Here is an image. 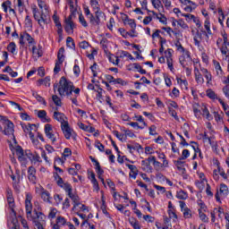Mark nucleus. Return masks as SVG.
Returning a JSON list of instances; mask_svg holds the SVG:
<instances>
[{"instance_id": "f257e3e1", "label": "nucleus", "mask_w": 229, "mask_h": 229, "mask_svg": "<svg viewBox=\"0 0 229 229\" xmlns=\"http://www.w3.org/2000/svg\"><path fill=\"white\" fill-rule=\"evenodd\" d=\"M56 89L61 98L66 96L73 105L78 106V100H76V98H72V90H74V83H72V81L63 76L60 78L59 83L54 84V91H55Z\"/></svg>"}, {"instance_id": "f03ea898", "label": "nucleus", "mask_w": 229, "mask_h": 229, "mask_svg": "<svg viewBox=\"0 0 229 229\" xmlns=\"http://www.w3.org/2000/svg\"><path fill=\"white\" fill-rule=\"evenodd\" d=\"M54 178L58 187L64 189V191L67 192L69 198L72 199L73 203L72 210H76V208H78V205H80V196L72 193V186L71 183L64 182V179L58 175V173H54Z\"/></svg>"}, {"instance_id": "7ed1b4c3", "label": "nucleus", "mask_w": 229, "mask_h": 229, "mask_svg": "<svg viewBox=\"0 0 229 229\" xmlns=\"http://www.w3.org/2000/svg\"><path fill=\"white\" fill-rule=\"evenodd\" d=\"M0 123L4 126V130L2 127V131H0L4 132V135H13V123L12 121L6 118V116H4Z\"/></svg>"}, {"instance_id": "20e7f679", "label": "nucleus", "mask_w": 229, "mask_h": 229, "mask_svg": "<svg viewBox=\"0 0 229 229\" xmlns=\"http://www.w3.org/2000/svg\"><path fill=\"white\" fill-rule=\"evenodd\" d=\"M105 13H103L101 9H96L95 16L94 14H90L89 19L92 26H99V24H101V19H105Z\"/></svg>"}, {"instance_id": "39448f33", "label": "nucleus", "mask_w": 229, "mask_h": 229, "mask_svg": "<svg viewBox=\"0 0 229 229\" xmlns=\"http://www.w3.org/2000/svg\"><path fill=\"white\" fill-rule=\"evenodd\" d=\"M65 53V48L61 47L57 53V61L55 62V65L54 68L55 74H58L62 69V64H64V61L65 60V55L64 54Z\"/></svg>"}, {"instance_id": "423d86ee", "label": "nucleus", "mask_w": 229, "mask_h": 229, "mask_svg": "<svg viewBox=\"0 0 229 229\" xmlns=\"http://www.w3.org/2000/svg\"><path fill=\"white\" fill-rule=\"evenodd\" d=\"M228 186L226 184L222 183L220 184L219 190H216V193L215 194V198L218 203L221 202V199H224V198H226L228 196Z\"/></svg>"}, {"instance_id": "0eeeda50", "label": "nucleus", "mask_w": 229, "mask_h": 229, "mask_svg": "<svg viewBox=\"0 0 229 229\" xmlns=\"http://www.w3.org/2000/svg\"><path fill=\"white\" fill-rule=\"evenodd\" d=\"M179 63L183 69L189 67V65H192V57H191V52H189V50H186V52L179 57Z\"/></svg>"}, {"instance_id": "6e6552de", "label": "nucleus", "mask_w": 229, "mask_h": 229, "mask_svg": "<svg viewBox=\"0 0 229 229\" xmlns=\"http://www.w3.org/2000/svg\"><path fill=\"white\" fill-rule=\"evenodd\" d=\"M7 203L9 208H11V219L13 217H17V213L15 212V199H13V195L12 194V190H7Z\"/></svg>"}, {"instance_id": "1a4fd4ad", "label": "nucleus", "mask_w": 229, "mask_h": 229, "mask_svg": "<svg viewBox=\"0 0 229 229\" xmlns=\"http://www.w3.org/2000/svg\"><path fill=\"white\" fill-rule=\"evenodd\" d=\"M45 134L49 140H51L52 144H55L56 142V133L53 131V126L49 123L45 125Z\"/></svg>"}, {"instance_id": "9d476101", "label": "nucleus", "mask_w": 229, "mask_h": 229, "mask_svg": "<svg viewBox=\"0 0 229 229\" xmlns=\"http://www.w3.org/2000/svg\"><path fill=\"white\" fill-rule=\"evenodd\" d=\"M179 204H180L181 211L183 214V218L184 219H191V217H192V210H191V208H189L187 207V204L185 203V201L180 200Z\"/></svg>"}, {"instance_id": "9b49d317", "label": "nucleus", "mask_w": 229, "mask_h": 229, "mask_svg": "<svg viewBox=\"0 0 229 229\" xmlns=\"http://www.w3.org/2000/svg\"><path fill=\"white\" fill-rule=\"evenodd\" d=\"M61 130H62L65 139H67V140H69L71 139V137H72V133L74 131L71 128V126H69V122L61 125Z\"/></svg>"}, {"instance_id": "f8f14e48", "label": "nucleus", "mask_w": 229, "mask_h": 229, "mask_svg": "<svg viewBox=\"0 0 229 229\" xmlns=\"http://www.w3.org/2000/svg\"><path fill=\"white\" fill-rule=\"evenodd\" d=\"M223 44L222 47H220L221 54L224 55L225 56L229 55V42H228V36L226 34L223 35Z\"/></svg>"}, {"instance_id": "ddd939ff", "label": "nucleus", "mask_w": 229, "mask_h": 229, "mask_svg": "<svg viewBox=\"0 0 229 229\" xmlns=\"http://www.w3.org/2000/svg\"><path fill=\"white\" fill-rule=\"evenodd\" d=\"M16 155L18 157L19 162H21V164H26V160H27L26 151L22 149V147L21 146L16 147Z\"/></svg>"}, {"instance_id": "4468645a", "label": "nucleus", "mask_w": 229, "mask_h": 229, "mask_svg": "<svg viewBox=\"0 0 229 229\" xmlns=\"http://www.w3.org/2000/svg\"><path fill=\"white\" fill-rule=\"evenodd\" d=\"M54 119H55V121H58V123H61V126L65 124V123H68L66 121L67 116H65L64 113L58 112V108H56L54 112Z\"/></svg>"}, {"instance_id": "2eb2a0df", "label": "nucleus", "mask_w": 229, "mask_h": 229, "mask_svg": "<svg viewBox=\"0 0 229 229\" xmlns=\"http://www.w3.org/2000/svg\"><path fill=\"white\" fill-rule=\"evenodd\" d=\"M36 174L37 170L35 169V167L30 166L28 169V178L32 183H36L37 182V176H35Z\"/></svg>"}, {"instance_id": "dca6fc26", "label": "nucleus", "mask_w": 229, "mask_h": 229, "mask_svg": "<svg viewBox=\"0 0 229 229\" xmlns=\"http://www.w3.org/2000/svg\"><path fill=\"white\" fill-rule=\"evenodd\" d=\"M174 164L175 167H177L178 171H180V173L184 174V173H185V161H183V159L178 158V160L174 161Z\"/></svg>"}, {"instance_id": "f3484780", "label": "nucleus", "mask_w": 229, "mask_h": 229, "mask_svg": "<svg viewBox=\"0 0 229 229\" xmlns=\"http://www.w3.org/2000/svg\"><path fill=\"white\" fill-rule=\"evenodd\" d=\"M126 167H128L131 171L129 174L130 178H133V180H135L137 178V174H139V170L137 169V166L126 164Z\"/></svg>"}, {"instance_id": "a211bd4d", "label": "nucleus", "mask_w": 229, "mask_h": 229, "mask_svg": "<svg viewBox=\"0 0 229 229\" xmlns=\"http://www.w3.org/2000/svg\"><path fill=\"white\" fill-rule=\"evenodd\" d=\"M141 169L145 173H153V166H151V163L145 160L141 161Z\"/></svg>"}, {"instance_id": "6ab92c4d", "label": "nucleus", "mask_w": 229, "mask_h": 229, "mask_svg": "<svg viewBox=\"0 0 229 229\" xmlns=\"http://www.w3.org/2000/svg\"><path fill=\"white\" fill-rule=\"evenodd\" d=\"M194 74L197 83H199V85H203V83H205V79H203V75H201L199 70L196 67L194 68Z\"/></svg>"}, {"instance_id": "aec40b11", "label": "nucleus", "mask_w": 229, "mask_h": 229, "mask_svg": "<svg viewBox=\"0 0 229 229\" xmlns=\"http://www.w3.org/2000/svg\"><path fill=\"white\" fill-rule=\"evenodd\" d=\"M38 87H40L42 85H45V87H51V78L46 77L45 79H39L37 81Z\"/></svg>"}, {"instance_id": "412c9836", "label": "nucleus", "mask_w": 229, "mask_h": 229, "mask_svg": "<svg viewBox=\"0 0 229 229\" xmlns=\"http://www.w3.org/2000/svg\"><path fill=\"white\" fill-rule=\"evenodd\" d=\"M41 199L46 203H51V193L47 190H42L41 191Z\"/></svg>"}, {"instance_id": "4be33fe9", "label": "nucleus", "mask_w": 229, "mask_h": 229, "mask_svg": "<svg viewBox=\"0 0 229 229\" xmlns=\"http://www.w3.org/2000/svg\"><path fill=\"white\" fill-rule=\"evenodd\" d=\"M65 24L64 30L66 33H74V28H76L74 21H65Z\"/></svg>"}, {"instance_id": "5701e85b", "label": "nucleus", "mask_w": 229, "mask_h": 229, "mask_svg": "<svg viewBox=\"0 0 229 229\" xmlns=\"http://www.w3.org/2000/svg\"><path fill=\"white\" fill-rule=\"evenodd\" d=\"M32 55L34 58H40L42 56V47L39 46L38 48H37V46L32 47Z\"/></svg>"}, {"instance_id": "b1692460", "label": "nucleus", "mask_w": 229, "mask_h": 229, "mask_svg": "<svg viewBox=\"0 0 229 229\" xmlns=\"http://www.w3.org/2000/svg\"><path fill=\"white\" fill-rule=\"evenodd\" d=\"M8 226L12 229H19V220L17 217L8 219Z\"/></svg>"}, {"instance_id": "393cba45", "label": "nucleus", "mask_w": 229, "mask_h": 229, "mask_svg": "<svg viewBox=\"0 0 229 229\" xmlns=\"http://www.w3.org/2000/svg\"><path fill=\"white\" fill-rule=\"evenodd\" d=\"M202 38H203V36H202L201 32H199V30H197V32L193 38L194 44H195V46H197V47H199V44H201Z\"/></svg>"}, {"instance_id": "a878e982", "label": "nucleus", "mask_w": 229, "mask_h": 229, "mask_svg": "<svg viewBox=\"0 0 229 229\" xmlns=\"http://www.w3.org/2000/svg\"><path fill=\"white\" fill-rule=\"evenodd\" d=\"M124 24H128L131 29L132 33H135V28H137V23H135V20L126 18L124 20Z\"/></svg>"}, {"instance_id": "bb28decb", "label": "nucleus", "mask_w": 229, "mask_h": 229, "mask_svg": "<svg viewBox=\"0 0 229 229\" xmlns=\"http://www.w3.org/2000/svg\"><path fill=\"white\" fill-rule=\"evenodd\" d=\"M204 27L207 31L201 30L203 35H212V30H210V20L207 19L204 22Z\"/></svg>"}, {"instance_id": "cd10ccee", "label": "nucleus", "mask_w": 229, "mask_h": 229, "mask_svg": "<svg viewBox=\"0 0 229 229\" xmlns=\"http://www.w3.org/2000/svg\"><path fill=\"white\" fill-rule=\"evenodd\" d=\"M215 71L216 72V75L221 78L223 76V68H221V64L217 61H213Z\"/></svg>"}, {"instance_id": "c85d7f7f", "label": "nucleus", "mask_w": 229, "mask_h": 229, "mask_svg": "<svg viewBox=\"0 0 229 229\" xmlns=\"http://www.w3.org/2000/svg\"><path fill=\"white\" fill-rule=\"evenodd\" d=\"M157 158H159V160H163V165L165 166V168L169 167V161H167L165 154L158 152Z\"/></svg>"}, {"instance_id": "c756f323", "label": "nucleus", "mask_w": 229, "mask_h": 229, "mask_svg": "<svg viewBox=\"0 0 229 229\" xmlns=\"http://www.w3.org/2000/svg\"><path fill=\"white\" fill-rule=\"evenodd\" d=\"M38 117L39 119H42V121H44V123H49V121H51L50 119H47V113L46 112V110H40L38 112Z\"/></svg>"}, {"instance_id": "7c9ffc66", "label": "nucleus", "mask_w": 229, "mask_h": 229, "mask_svg": "<svg viewBox=\"0 0 229 229\" xmlns=\"http://www.w3.org/2000/svg\"><path fill=\"white\" fill-rule=\"evenodd\" d=\"M129 223L134 229H140V225H139V220L133 216L129 218Z\"/></svg>"}, {"instance_id": "2f4dec72", "label": "nucleus", "mask_w": 229, "mask_h": 229, "mask_svg": "<svg viewBox=\"0 0 229 229\" xmlns=\"http://www.w3.org/2000/svg\"><path fill=\"white\" fill-rule=\"evenodd\" d=\"M21 128L24 131V133H30L31 132V128H36L35 124H31V123H21Z\"/></svg>"}, {"instance_id": "473e14b6", "label": "nucleus", "mask_w": 229, "mask_h": 229, "mask_svg": "<svg viewBox=\"0 0 229 229\" xmlns=\"http://www.w3.org/2000/svg\"><path fill=\"white\" fill-rule=\"evenodd\" d=\"M23 37L30 46L35 45V39L28 32H24Z\"/></svg>"}, {"instance_id": "72a5a7b5", "label": "nucleus", "mask_w": 229, "mask_h": 229, "mask_svg": "<svg viewBox=\"0 0 229 229\" xmlns=\"http://www.w3.org/2000/svg\"><path fill=\"white\" fill-rule=\"evenodd\" d=\"M153 15H155V17H157V19H158L159 22H162V24H167V18H165V16L162 13H160V17L158 16V14L155 12H152Z\"/></svg>"}, {"instance_id": "f704fd0d", "label": "nucleus", "mask_w": 229, "mask_h": 229, "mask_svg": "<svg viewBox=\"0 0 229 229\" xmlns=\"http://www.w3.org/2000/svg\"><path fill=\"white\" fill-rule=\"evenodd\" d=\"M176 198L178 199H187L189 198V195L187 194V192L183 191V190H181L177 191Z\"/></svg>"}, {"instance_id": "c9c22d12", "label": "nucleus", "mask_w": 229, "mask_h": 229, "mask_svg": "<svg viewBox=\"0 0 229 229\" xmlns=\"http://www.w3.org/2000/svg\"><path fill=\"white\" fill-rule=\"evenodd\" d=\"M66 46L67 47H70V49H75L76 44L74 43V39L71 37H68L66 38Z\"/></svg>"}, {"instance_id": "e433bc0d", "label": "nucleus", "mask_w": 229, "mask_h": 229, "mask_svg": "<svg viewBox=\"0 0 229 229\" xmlns=\"http://www.w3.org/2000/svg\"><path fill=\"white\" fill-rule=\"evenodd\" d=\"M7 50L9 53H12V55H15V51H17V45H15V42H11L7 46Z\"/></svg>"}, {"instance_id": "4c0bfd02", "label": "nucleus", "mask_w": 229, "mask_h": 229, "mask_svg": "<svg viewBox=\"0 0 229 229\" xmlns=\"http://www.w3.org/2000/svg\"><path fill=\"white\" fill-rule=\"evenodd\" d=\"M198 212L200 221H202L203 223H208V216H207V215L204 213L205 211H201V209H199Z\"/></svg>"}, {"instance_id": "58836bf2", "label": "nucleus", "mask_w": 229, "mask_h": 229, "mask_svg": "<svg viewBox=\"0 0 229 229\" xmlns=\"http://www.w3.org/2000/svg\"><path fill=\"white\" fill-rule=\"evenodd\" d=\"M202 114L204 115V117H206V119H208V121H212V114H210V112L208 111V108H207V106L202 107Z\"/></svg>"}, {"instance_id": "ea45409f", "label": "nucleus", "mask_w": 229, "mask_h": 229, "mask_svg": "<svg viewBox=\"0 0 229 229\" xmlns=\"http://www.w3.org/2000/svg\"><path fill=\"white\" fill-rule=\"evenodd\" d=\"M55 223L61 226H65V225L67 226V223H69V222H67V220H65V217H64V216H57Z\"/></svg>"}, {"instance_id": "a19ab883", "label": "nucleus", "mask_w": 229, "mask_h": 229, "mask_svg": "<svg viewBox=\"0 0 229 229\" xmlns=\"http://www.w3.org/2000/svg\"><path fill=\"white\" fill-rule=\"evenodd\" d=\"M175 47L177 48V51H179L180 53L185 54L187 53V50H185V48L183 47V46H182V43L180 42V40H177L174 44Z\"/></svg>"}, {"instance_id": "79ce46f5", "label": "nucleus", "mask_w": 229, "mask_h": 229, "mask_svg": "<svg viewBox=\"0 0 229 229\" xmlns=\"http://www.w3.org/2000/svg\"><path fill=\"white\" fill-rule=\"evenodd\" d=\"M133 119H134V121H138V123H142L141 126H144V128L148 127V123H146L142 115L135 114Z\"/></svg>"}, {"instance_id": "37998d69", "label": "nucleus", "mask_w": 229, "mask_h": 229, "mask_svg": "<svg viewBox=\"0 0 229 229\" xmlns=\"http://www.w3.org/2000/svg\"><path fill=\"white\" fill-rule=\"evenodd\" d=\"M152 6L156 8V10H158L159 8H164V5L162 4V0H151Z\"/></svg>"}, {"instance_id": "c03bdc74", "label": "nucleus", "mask_w": 229, "mask_h": 229, "mask_svg": "<svg viewBox=\"0 0 229 229\" xmlns=\"http://www.w3.org/2000/svg\"><path fill=\"white\" fill-rule=\"evenodd\" d=\"M208 98H209V99H219V98H217V95L216 94V92H214V90L212 89H208L206 92Z\"/></svg>"}, {"instance_id": "a18cd8bd", "label": "nucleus", "mask_w": 229, "mask_h": 229, "mask_svg": "<svg viewBox=\"0 0 229 229\" xmlns=\"http://www.w3.org/2000/svg\"><path fill=\"white\" fill-rule=\"evenodd\" d=\"M52 100L54 101L55 106H62V99L60 97H58V95H53Z\"/></svg>"}, {"instance_id": "49530a36", "label": "nucleus", "mask_w": 229, "mask_h": 229, "mask_svg": "<svg viewBox=\"0 0 229 229\" xmlns=\"http://www.w3.org/2000/svg\"><path fill=\"white\" fill-rule=\"evenodd\" d=\"M12 6V2L7 0L2 4V8L4 9V13H8V8L10 9Z\"/></svg>"}, {"instance_id": "de8ad7c7", "label": "nucleus", "mask_w": 229, "mask_h": 229, "mask_svg": "<svg viewBox=\"0 0 229 229\" xmlns=\"http://www.w3.org/2000/svg\"><path fill=\"white\" fill-rule=\"evenodd\" d=\"M56 214H58V210L55 208H51L48 213V219H55V217H56Z\"/></svg>"}, {"instance_id": "09e8293b", "label": "nucleus", "mask_w": 229, "mask_h": 229, "mask_svg": "<svg viewBox=\"0 0 229 229\" xmlns=\"http://www.w3.org/2000/svg\"><path fill=\"white\" fill-rule=\"evenodd\" d=\"M32 96L37 99V101H38L39 103H42L43 105H47L46 99H44V98H42L40 95H38V93L37 92H33Z\"/></svg>"}, {"instance_id": "8fccbe9b", "label": "nucleus", "mask_w": 229, "mask_h": 229, "mask_svg": "<svg viewBox=\"0 0 229 229\" xmlns=\"http://www.w3.org/2000/svg\"><path fill=\"white\" fill-rule=\"evenodd\" d=\"M153 165L155 169H157V171H159V169L165 168V166L164 165V163H160L159 161H157V158L153 161Z\"/></svg>"}, {"instance_id": "3c124183", "label": "nucleus", "mask_w": 229, "mask_h": 229, "mask_svg": "<svg viewBox=\"0 0 229 229\" xmlns=\"http://www.w3.org/2000/svg\"><path fill=\"white\" fill-rule=\"evenodd\" d=\"M189 157H191V152L189 151V149H183L182 157H179V159L180 160H187V158H189Z\"/></svg>"}, {"instance_id": "603ef678", "label": "nucleus", "mask_w": 229, "mask_h": 229, "mask_svg": "<svg viewBox=\"0 0 229 229\" xmlns=\"http://www.w3.org/2000/svg\"><path fill=\"white\" fill-rule=\"evenodd\" d=\"M79 21L84 28H87L89 26V23H87V20H85V16L83 14L79 15Z\"/></svg>"}, {"instance_id": "864d4df0", "label": "nucleus", "mask_w": 229, "mask_h": 229, "mask_svg": "<svg viewBox=\"0 0 229 229\" xmlns=\"http://www.w3.org/2000/svg\"><path fill=\"white\" fill-rule=\"evenodd\" d=\"M95 169L97 171V174H98V175H103V173H105V171H103V169H101V165H99V162H96Z\"/></svg>"}, {"instance_id": "5fc2aeb1", "label": "nucleus", "mask_w": 229, "mask_h": 229, "mask_svg": "<svg viewBox=\"0 0 229 229\" xmlns=\"http://www.w3.org/2000/svg\"><path fill=\"white\" fill-rule=\"evenodd\" d=\"M20 182L21 180L19 178L18 181L13 182V187L16 192H21V185H19Z\"/></svg>"}, {"instance_id": "6e6d98bb", "label": "nucleus", "mask_w": 229, "mask_h": 229, "mask_svg": "<svg viewBox=\"0 0 229 229\" xmlns=\"http://www.w3.org/2000/svg\"><path fill=\"white\" fill-rule=\"evenodd\" d=\"M30 162L37 164V162H42V160H40V156L37 152H34L32 159H30Z\"/></svg>"}, {"instance_id": "4d7b16f0", "label": "nucleus", "mask_w": 229, "mask_h": 229, "mask_svg": "<svg viewBox=\"0 0 229 229\" xmlns=\"http://www.w3.org/2000/svg\"><path fill=\"white\" fill-rule=\"evenodd\" d=\"M197 203L199 207V210H201V212H207V205H205L203 200H198Z\"/></svg>"}, {"instance_id": "13d9d810", "label": "nucleus", "mask_w": 229, "mask_h": 229, "mask_svg": "<svg viewBox=\"0 0 229 229\" xmlns=\"http://www.w3.org/2000/svg\"><path fill=\"white\" fill-rule=\"evenodd\" d=\"M217 169L220 176H222L224 180H228V175H226V173H225V169L221 168L219 165L217 166Z\"/></svg>"}, {"instance_id": "bf43d9fd", "label": "nucleus", "mask_w": 229, "mask_h": 229, "mask_svg": "<svg viewBox=\"0 0 229 229\" xmlns=\"http://www.w3.org/2000/svg\"><path fill=\"white\" fill-rule=\"evenodd\" d=\"M95 147H97L102 153L105 151V145H103L100 140L95 141Z\"/></svg>"}, {"instance_id": "052dcab7", "label": "nucleus", "mask_w": 229, "mask_h": 229, "mask_svg": "<svg viewBox=\"0 0 229 229\" xmlns=\"http://www.w3.org/2000/svg\"><path fill=\"white\" fill-rule=\"evenodd\" d=\"M25 26L27 28H33V22L31 21V18H30L29 15H27L25 18Z\"/></svg>"}, {"instance_id": "680f3d73", "label": "nucleus", "mask_w": 229, "mask_h": 229, "mask_svg": "<svg viewBox=\"0 0 229 229\" xmlns=\"http://www.w3.org/2000/svg\"><path fill=\"white\" fill-rule=\"evenodd\" d=\"M90 4L93 8V10H100L101 8H99V2H98V0H90Z\"/></svg>"}, {"instance_id": "e2e57ef3", "label": "nucleus", "mask_w": 229, "mask_h": 229, "mask_svg": "<svg viewBox=\"0 0 229 229\" xmlns=\"http://www.w3.org/2000/svg\"><path fill=\"white\" fill-rule=\"evenodd\" d=\"M177 83L186 89H187V85H189V82L187 81V80H182L181 78H177Z\"/></svg>"}, {"instance_id": "0e129e2a", "label": "nucleus", "mask_w": 229, "mask_h": 229, "mask_svg": "<svg viewBox=\"0 0 229 229\" xmlns=\"http://www.w3.org/2000/svg\"><path fill=\"white\" fill-rule=\"evenodd\" d=\"M109 62L114 65H119V57L115 55L109 56Z\"/></svg>"}, {"instance_id": "69168bd1", "label": "nucleus", "mask_w": 229, "mask_h": 229, "mask_svg": "<svg viewBox=\"0 0 229 229\" xmlns=\"http://www.w3.org/2000/svg\"><path fill=\"white\" fill-rule=\"evenodd\" d=\"M144 221H147V223H155V217L151 216L150 215H145L143 216Z\"/></svg>"}, {"instance_id": "338daca9", "label": "nucleus", "mask_w": 229, "mask_h": 229, "mask_svg": "<svg viewBox=\"0 0 229 229\" xmlns=\"http://www.w3.org/2000/svg\"><path fill=\"white\" fill-rule=\"evenodd\" d=\"M38 7L42 10L44 8L46 11H47V5H46V1L44 0H37Z\"/></svg>"}, {"instance_id": "774afa93", "label": "nucleus", "mask_w": 229, "mask_h": 229, "mask_svg": "<svg viewBox=\"0 0 229 229\" xmlns=\"http://www.w3.org/2000/svg\"><path fill=\"white\" fill-rule=\"evenodd\" d=\"M17 6L19 8V12H24V1L23 0H17Z\"/></svg>"}]
</instances>
